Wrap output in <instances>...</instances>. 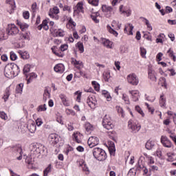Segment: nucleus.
I'll return each mask as SVG.
<instances>
[{"mask_svg": "<svg viewBox=\"0 0 176 176\" xmlns=\"http://www.w3.org/2000/svg\"><path fill=\"white\" fill-rule=\"evenodd\" d=\"M17 24L20 27L21 31H25L28 28V24L17 21Z\"/></svg>", "mask_w": 176, "mask_h": 176, "instance_id": "30", "label": "nucleus"}, {"mask_svg": "<svg viewBox=\"0 0 176 176\" xmlns=\"http://www.w3.org/2000/svg\"><path fill=\"white\" fill-rule=\"evenodd\" d=\"M102 12H112L113 8L111 6H107L105 5L102 6Z\"/></svg>", "mask_w": 176, "mask_h": 176, "instance_id": "43", "label": "nucleus"}, {"mask_svg": "<svg viewBox=\"0 0 176 176\" xmlns=\"http://www.w3.org/2000/svg\"><path fill=\"white\" fill-rule=\"evenodd\" d=\"M36 8H37L36 3H34L32 5V12L33 13V16H35V13L36 12Z\"/></svg>", "mask_w": 176, "mask_h": 176, "instance_id": "57", "label": "nucleus"}, {"mask_svg": "<svg viewBox=\"0 0 176 176\" xmlns=\"http://www.w3.org/2000/svg\"><path fill=\"white\" fill-rule=\"evenodd\" d=\"M148 78H150L153 82H156L157 80V78L156 77V72L152 69H148Z\"/></svg>", "mask_w": 176, "mask_h": 176, "instance_id": "15", "label": "nucleus"}, {"mask_svg": "<svg viewBox=\"0 0 176 176\" xmlns=\"http://www.w3.org/2000/svg\"><path fill=\"white\" fill-rule=\"evenodd\" d=\"M126 79L128 83L132 85V86H138V83H140V79L135 74L128 75Z\"/></svg>", "mask_w": 176, "mask_h": 176, "instance_id": "6", "label": "nucleus"}, {"mask_svg": "<svg viewBox=\"0 0 176 176\" xmlns=\"http://www.w3.org/2000/svg\"><path fill=\"white\" fill-rule=\"evenodd\" d=\"M52 50L53 54H56V56H58V57H64V54H61V52H58L57 51H55L53 48H52Z\"/></svg>", "mask_w": 176, "mask_h": 176, "instance_id": "59", "label": "nucleus"}, {"mask_svg": "<svg viewBox=\"0 0 176 176\" xmlns=\"http://www.w3.org/2000/svg\"><path fill=\"white\" fill-rule=\"evenodd\" d=\"M83 2H78L76 6L74 8V14H79L83 13Z\"/></svg>", "mask_w": 176, "mask_h": 176, "instance_id": "11", "label": "nucleus"}, {"mask_svg": "<svg viewBox=\"0 0 176 176\" xmlns=\"http://www.w3.org/2000/svg\"><path fill=\"white\" fill-rule=\"evenodd\" d=\"M47 109L46 104H41L37 107V112H45Z\"/></svg>", "mask_w": 176, "mask_h": 176, "instance_id": "40", "label": "nucleus"}, {"mask_svg": "<svg viewBox=\"0 0 176 176\" xmlns=\"http://www.w3.org/2000/svg\"><path fill=\"white\" fill-rule=\"evenodd\" d=\"M72 64L74 65H80V67H83V62L80 60H77L76 59L72 58Z\"/></svg>", "mask_w": 176, "mask_h": 176, "instance_id": "35", "label": "nucleus"}, {"mask_svg": "<svg viewBox=\"0 0 176 176\" xmlns=\"http://www.w3.org/2000/svg\"><path fill=\"white\" fill-rule=\"evenodd\" d=\"M23 16L25 19V20H28V19H30V12L28 11L23 12Z\"/></svg>", "mask_w": 176, "mask_h": 176, "instance_id": "62", "label": "nucleus"}, {"mask_svg": "<svg viewBox=\"0 0 176 176\" xmlns=\"http://www.w3.org/2000/svg\"><path fill=\"white\" fill-rule=\"evenodd\" d=\"M6 3H8V5H10L11 10H14V9L16 8V3L14 2V0H7Z\"/></svg>", "mask_w": 176, "mask_h": 176, "instance_id": "31", "label": "nucleus"}, {"mask_svg": "<svg viewBox=\"0 0 176 176\" xmlns=\"http://www.w3.org/2000/svg\"><path fill=\"white\" fill-rule=\"evenodd\" d=\"M43 122L42 121L41 118H37L36 120V124L39 127V126H42Z\"/></svg>", "mask_w": 176, "mask_h": 176, "instance_id": "63", "label": "nucleus"}, {"mask_svg": "<svg viewBox=\"0 0 176 176\" xmlns=\"http://www.w3.org/2000/svg\"><path fill=\"white\" fill-rule=\"evenodd\" d=\"M140 19H143L144 20V23L147 27V30H148V31H152V30H153V28H152V25H151V23H149V20H148L146 18L144 17H140Z\"/></svg>", "mask_w": 176, "mask_h": 176, "instance_id": "36", "label": "nucleus"}, {"mask_svg": "<svg viewBox=\"0 0 176 176\" xmlns=\"http://www.w3.org/2000/svg\"><path fill=\"white\" fill-rule=\"evenodd\" d=\"M102 95L107 98V101H111L112 100V98L111 97V94H109V92L107 91H102Z\"/></svg>", "mask_w": 176, "mask_h": 176, "instance_id": "41", "label": "nucleus"}, {"mask_svg": "<svg viewBox=\"0 0 176 176\" xmlns=\"http://www.w3.org/2000/svg\"><path fill=\"white\" fill-rule=\"evenodd\" d=\"M111 27L114 28V30H120L122 28V23H119L118 21H113L111 23Z\"/></svg>", "mask_w": 176, "mask_h": 176, "instance_id": "23", "label": "nucleus"}, {"mask_svg": "<svg viewBox=\"0 0 176 176\" xmlns=\"http://www.w3.org/2000/svg\"><path fill=\"white\" fill-rule=\"evenodd\" d=\"M135 109L136 112H138V113H140V115H141L142 116V118H144V116H145V114L144 113L142 109H141V107H140V106H136Z\"/></svg>", "mask_w": 176, "mask_h": 176, "instance_id": "47", "label": "nucleus"}, {"mask_svg": "<svg viewBox=\"0 0 176 176\" xmlns=\"http://www.w3.org/2000/svg\"><path fill=\"white\" fill-rule=\"evenodd\" d=\"M76 46V47H78L80 53H83L85 52V47L83 46V43L78 42Z\"/></svg>", "mask_w": 176, "mask_h": 176, "instance_id": "33", "label": "nucleus"}, {"mask_svg": "<svg viewBox=\"0 0 176 176\" xmlns=\"http://www.w3.org/2000/svg\"><path fill=\"white\" fill-rule=\"evenodd\" d=\"M0 118L3 120H8V115L4 111H0Z\"/></svg>", "mask_w": 176, "mask_h": 176, "instance_id": "51", "label": "nucleus"}, {"mask_svg": "<svg viewBox=\"0 0 176 176\" xmlns=\"http://www.w3.org/2000/svg\"><path fill=\"white\" fill-rule=\"evenodd\" d=\"M19 31V28H17L14 24L8 25L6 29L7 35H11V36L17 35Z\"/></svg>", "mask_w": 176, "mask_h": 176, "instance_id": "5", "label": "nucleus"}, {"mask_svg": "<svg viewBox=\"0 0 176 176\" xmlns=\"http://www.w3.org/2000/svg\"><path fill=\"white\" fill-rule=\"evenodd\" d=\"M122 100H124L126 104H130V99L129 98V96L126 94H122Z\"/></svg>", "mask_w": 176, "mask_h": 176, "instance_id": "49", "label": "nucleus"}, {"mask_svg": "<svg viewBox=\"0 0 176 176\" xmlns=\"http://www.w3.org/2000/svg\"><path fill=\"white\" fill-rule=\"evenodd\" d=\"M85 129L87 132V134H90V133L93 131V125H91V124H90L89 122H86L85 124Z\"/></svg>", "mask_w": 176, "mask_h": 176, "instance_id": "27", "label": "nucleus"}, {"mask_svg": "<svg viewBox=\"0 0 176 176\" xmlns=\"http://www.w3.org/2000/svg\"><path fill=\"white\" fill-rule=\"evenodd\" d=\"M120 12H121V13H122L123 14H126V17H129V16L131 14V10H126V9L123 10V5H121L120 6Z\"/></svg>", "mask_w": 176, "mask_h": 176, "instance_id": "24", "label": "nucleus"}, {"mask_svg": "<svg viewBox=\"0 0 176 176\" xmlns=\"http://www.w3.org/2000/svg\"><path fill=\"white\" fill-rule=\"evenodd\" d=\"M67 129L69 130V131H73L74 130V124L72 122H69L67 125Z\"/></svg>", "mask_w": 176, "mask_h": 176, "instance_id": "60", "label": "nucleus"}, {"mask_svg": "<svg viewBox=\"0 0 176 176\" xmlns=\"http://www.w3.org/2000/svg\"><path fill=\"white\" fill-rule=\"evenodd\" d=\"M52 172V164H49L48 166L43 171V175L47 176L49 173Z\"/></svg>", "mask_w": 176, "mask_h": 176, "instance_id": "42", "label": "nucleus"}, {"mask_svg": "<svg viewBox=\"0 0 176 176\" xmlns=\"http://www.w3.org/2000/svg\"><path fill=\"white\" fill-rule=\"evenodd\" d=\"M19 54L21 56L23 60H28L30 58V54L27 51H19Z\"/></svg>", "mask_w": 176, "mask_h": 176, "instance_id": "19", "label": "nucleus"}, {"mask_svg": "<svg viewBox=\"0 0 176 176\" xmlns=\"http://www.w3.org/2000/svg\"><path fill=\"white\" fill-rule=\"evenodd\" d=\"M10 96V90L9 89V88H7L6 89V92L4 94V96H3V98L5 102L8 101Z\"/></svg>", "mask_w": 176, "mask_h": 176, "instance_id": "39", "label": "nucleus"}, {"mask_svg": "<svg viewBox=\"0 0 176 176\" xmlns=\"http://www.w3.org/2000/svg\"><path fill=\"white\" fill-rule=\"evenodd\" d=\"M129 93L131 95L133 101L137 102L140 100V91L138 90L129 91Z\"/></svg>", "mask_w": 176, "mask_h": 176, "instance_id": "12", "label": "nucleus"}, {"mask_svg": "<svg viewBox=\"0 0 176 176\" xmlns=\"http://www.w3.org/2000/svg\"><path fill=\"white\" fill-rule=\"evenodd\" d=\"M25 163H27V164H34V161L30 155L26 157Z\"/></svg>", "mask_w": 176, "mask_h": 176, "instance_id": "48", "label": "nucleus"}, {"mask_svg": "<svg viewBox=\"0 0 176 176\" xmlns=\"http://www.w3.org/2000/svg\"><path fill=\"white\" fill-rule=\"evenodd\" d=\"M30 71H31V66L30 65H25L23 67L24 75H27Z\"/></svg>", "mask_w": 176, "mask_h": 176, "instance_id": "44", "label": "nucleus"}, {"mask_svg": "<svg viewBox=\"0 0 176 176\" xmlns=\"http://www.w3.org/2000/svg\"><path fill=\"white\" fill-rule=\"evenodd\" d=\"M102 124L104 129H106V130H112V129L115 127L113 123H112V120L111 119V117L108 115H105L104 116Z\"/></svg>", "mask_w": 176, "mask_h": 176, "instance_id": "3", "label": "nucleus"}, {"mask_svg": "<svg viewBox=\"0 0 176 176\" xmlns=\"http://www.w3.org/2000/svg\"><path fill=\"white\" fill-rule=\"evenodd\" d=\"M109 78H111V74H109V73L106 72L103 74V78L105 82H108V80H109Z\"/></svg>", "mask_w": 176, "mask_h": 176, "instance_id": "55", "label": "nucleus"}, {"mask_svg": "<svg viewBox=\"0 0 176 176\" xmlns=\"http://www.w3.org/2000/svg\"><path fill=\"white\" fill-rule=\"evenodd\" d=\"M66 113L67 115H72V116H75V115H76V113H75V111L71 109H66Z\"/></svg>", "mask_w": 176, "mask_h": 176, "instance_id": "53", "label": "nucleus"}, {"mask_svg": "<svg viewBox=\"0 0 176 176\" xmlns=\"http://www.w3.org/2000/svg\"><path fill=\"white\" fill-rule=\"evenodd\" d=\"M91 83L96 91H100V84L97 81H92Z\"/></svg>", "mask_w": 176, "mask_h": 176, "instance_id": "45", "label": "nucleus"}, {"mask_svg": "<svg viewBox=\"0 0 176 176\" xmlns=\"http://www.w3.org/2000/svg\"><path fill=\"white\" fill-rule=\"evenodd\" d=\"M160 105L162 108H166V99H164V96H160Z\"/></svg>", "mask_w": 176, "mask_h": 176, "instance_id": "37", "label": "nucleus"}, {"mask_svg": "<svg viewBox=\"0 0 176 176\" xmlns=\"http://www.w3.org/2000/svg\"><path fill=\"white\" fill-rule=\"evenodd\" d=\"M167 156H168V162H173L174 160V157H173L174 156V154L171 153H168Z\"/></svg>", "mask_w": 176, "mask_h": 176, "instance_id": "58", "label": "nucleus"}, {"mask_svg": "<svg viewBox=\"0 0 176 176\" xmlns=\"http://www.w3.org/2000/svg\"><path fill=\"white\" fill-rule=\"evenodd\" d=\"M160 82H162V86H164L166 89L167 88V81L166 80V78L164 77H161L160 78Z\"/></svg>", "mask_w": 176, "mask_h": 176, "instance_id": "56", "label": "nucleus"}, {"mask_svg": "<svg viewBox=\"0 0 176 176\" xmlns=\"http://www.w3.org/2000/svg\"><path fill=\"white\" fill-rule=\"evenodd\" d=\"M44 29L45 31H47L49 30V25H47V21L44 20L40 25L38 26V30L41 31V30Z\"/></svg>", "mask_w": 176, "mask_h": 176, "instance_id": "20", "label": "nucleus"}, {"mask_svg": "<svg viewBox=\"0 0 176 176\" xmlns=\"http://www.w3.org/2000/svg\"><path fill=\"white\" fill-rule=\"evenodd\" d=\"M63 105H65V107H69V103L68 102V100H67V96L65 94H60L59 96Z\"/></svg>", "mask_w": 176, "mask_h": 176, "instance_id": "21", "label": "nucleus"}, {"mask_svg": "<svg viewBox=\"0 0 176 176\" xmlns=\"http://www.w3.org/2000/svg\"><path fill=\"white\" fill-rule=\"evenodd\" d=\"M93 156L98 162H104L107 159V153L101 148L96 147L92 151Z\"/></svg>", "mask_w": 176, "mask_h": 176, "instance_id": "2", "label": "nucleus"}, {"mask_svg": "<svg viewBox=\"0 0 176 176\" xmlns=\"http://www.w3.org/2000/svg\"><path fill=\"white\" fill-rule=\"evenodd\" d=\"M161 143L162 144L163 146L165 148H172L173 143L171 141L167 138V136H162L161 137Z\"/></svg>", "mask_w": 176, "mask_h": 176, "instance_id": "10", "label": "nucleus"}, {"mask_svg": "<svg viewBox=\"0 0 176 176\" xmlns=\"http://www.w3.org/2000/svg\"><path fill=\"white\" fill-rule=\"evenodd\" d=\"M67 49H68V45L67 44H63L60 47V52H65V50H67Z\"/></svg>", "mask_w": 176, "mask_h": 176, "instance_id": "61", "label": "nucleus"}, {"mask_svg": "<svg viewBox=\"0 0 176 176\" xmlns=\"http://www.w3.org/2000/svg\"><path fill=\"white\" fill-rule=\"evenodd\" d=\"M29 76L30 78L28 79V85L31 83L33 79H36L38 78V75L35 73H30Z\"/></svg>", "mask_w": 176, "mask_h": 176, "instance_id": "32", "label": "nucleus"}, {"mask_svg": "<svg viewBox=\"0 0 176 176\" xmlns=\"http://www.w3.org/2000/svg\"><path fill=\"white\" fill-rule=\"evenodd\" d=\"M98 138L96 136H91L88 139L87 144L89 146V148H94V146H96V145H98L99 142Z\"/></svg>", "mask_w": 176, "mask_h": 176, "instance_id": "9", "label": "nucleus"}, {"mask_svg": "<svg viewBox=\"0 0 176 176\" xmlns=\"http://www.w3.org/2000/svg\"><path fill=\"white\" fill-rule=\"evenodd\" d=\"M19 39H25L26 41H28V39H30V36L28 35V33H22L20 34Z\"/></svg>", "mask_w": 176, "mask_h": 176, "instance_id": "46", "label": "nucleus"}, {"mask_svg": "<svg viewBox=\"0 0 176 176\" xmlns=\"http://www.w3.org/2000/svg\"><path fill=\"white\" fill-rule=\"evenodd\" d=\"M54 70L58 74H63L64 71H65V67L63 64L58 63L54 66Z\"/></svg>", "mask_w": 176, "mask_h": 176, "instance_id": "13", "label": "nucleus"}, {"mask_svg": "<svg viewBox=\"0 0 176 176\" xmlns=\"http://www.w3.org/2000/svg\"><path fill=\"white\" fill-rule=\"evenodd\" d=\"M88 3H90V5H93V6H98V2L99 0H87Z\"/></svg>", "mask_w": 176, "mask_h": 176, "instance_id": "52", "label": "nucleus"}, {"mask_svg": "<svg viewBox=\"0 0 176 176\" xmlns=\"http://www.w3.org/2000/svg\"><path fill=\"white\" fill-rule=\"evenodd\" d=\"M87 103L91 109H96V105H97V100H94L93 97L88 98L87 99Z\"/></svg>", "mask_w": 176, "mask_h": 176, "instance_id": "14", "label": "nucleus"}, {"mask_svg": "<svg viewBox=\"0 0 176 176\" xmlns=\"http://www.w3.org/2000/svg\"><path fill=\"white\" fill-rule=\"evenodd\" d=\"M50 31L55 37L65 36V32L63 30V29H56L52 27L51 28Z\"/></svg>", "mask_w": 176, "mask_h": 176, "instance_id": "8", "label": "nucleus"}, {"mask_svg": "<svg viewBox=\"0 0 176 176\" xmlns=\"http://www.w3.org/2000/svg\"><path fill=\"white\" fill-rule=\"evenodd\" d=\"M28 129L30 133H34L36 131V124L34 122H32L28 125Z\"/></svg>", "mask_w": 176, "mask_h": 176, "instance_id": "18", "label": "nucleus"}, {"mask_svg": "<svg viewBox=\"0 0 176 176\" xmlns=\"http://www.w3.org/2000/svg\"><path fill=\"white\" fill-rule=\"evenodd\" d=\"M20 74V67L16 63H8L4 69V75L9 79L16 78Z\"/></svg>", "mask_w": 176, "mask_h": 176, "instance_id": "1", "label": "nucleus"}, {"mask_svg": "<svg viewBox=\"0 0 176 176\" xmlns=\"http://www.w3.org/2000/svg\"><path fill=\"white\" fill-rule=\"evenodd\" d=\"M167 54H168V56L171 58L172 56H174V51L170 48L168 51H167Z\"/></svg>", "mask_w": 176, "mask_h": 176, "instance_id": "64", "label": "nucleus"}, {"mask_svg": "<svg viewBox=\"0 0 176 176\" xmlns=\"http://www.w3.org/2000/svg\"><path fill=\"white\" fill-rule=\"evenodd\" d=\"M8 38V35L5 36V30L0 28V41H5Z\"/></svg>", "mask_w": 176, "mask_h": 176, "instance_id": "38", "label": "nucleus"}, {"mask_svg": "<svg viewBox=\"0 0 176 176\" xmlns=\"http://www.w3.org/2000/svg\"><path fill=\"white\" fill-rule=\"evenodd\" d=\"M101 42L107 49H112V42L109 39L102 38Z\"/></svg>", "mask_w": 176, "mask_h": 176, "instance_id": "17", "label": "nucleus"}, {"mask_svg": "<svg viewBox=\"0 0 176 176\" xmlns=\"http://www.w3.org/2000/svg\"><path fill=\"white\" fill-rule=\"evenodd\" d=\"M49 140L52 144L56 145V144H58V135L56 133H51L49 135Z\"/></svg>", "mask_w": 176, "mask_h": 176, "instance_id": "16", "label": "nucleus"}, {"mask_svg": "<svg viewBox=\"0 0 176 176\" xmlns=\"http://www.w3.org/2000/svg\"><path fill=\"white\" fill-rule=\"evenodd\" d=\"M23 87H24V83L23 82L16 85V90H15L16 93L17 94H22Z\"/></svg>", "mask_w": 176, "mask_h": 176, "instance_id": "25", "label": "nucleus"}, {"mask_svg": "<svg viewBox=\"0 0 176 176\" xmlns=\"http://www.w3.org/2000/svg\"><path fill=\"white\" fill-rule=\"evenodd\" d=\"M47 98H50V92L49 91V88L46 87L44 90L43 101H47Z\"/></svg>", "mask_w": 176, "mask_h": 176, "instance_id": "28", "label": "nucleus"}, {"mask_svg": "<svg viewBox=\"0 0 176 176\" xmlns=\"http://www.w3.org/2000/svg\"><path fill=\"white\" fill-rule=\"evenodd\" d=\"M10 54V59L12 61H16V60H17V55L16 54V53H14V52H11Z\"/></svg>", "mask_w": 176, "mask_h": 176, "instance_id": "50", "label": "nucleus"}, {"mask_svg": "<svg viewBox=\"0 0 176 176\" xmlns=\"http://www.w3.org/2000/svg\"><path fill=\"white\" fill-rule=\"evenodd\" d=\"M143 168H145V166L144 164H142V161L139 160L135 166V171H141V170H143Z\"/></svg>", "mask_w": 176, "mask_h": 176, "instance_id": "29", "label": "nucleus"}, {"mask_svg": "<svg viewBox=\"0 0 176 176\" xmlns=\"http://www.w3.org/2000/svg\"><path fill=\"white\" fill-rule=\"evenodd\" d=\"M58 13H60V9H58V7L55 6L50 10L49 16L54 20H58Z\"/></svg>", "mask_w": 176, "mask_h": 176, "instance_id": "7", "label": "nucleus"}, {"mask_svg": "<svg viewBox=\"0 0 176 176\" xmlns=\"http://www.w3.org/2000/svg\"><path fill=\"white\" fill-rule=\"evenodd\" d=\"M146 149H148V151H151V149H153L155 148V142L152 140H148L146 143Z\"/></svg>", "mask_w": 176, "mask_h": 176, "instance_id": "22", "label": "nucleus"}, {"mask_svg": "<svg viewBox=\"0 0 176 176\" xmlns=\"http://www.w3.org/2000/svg\"><path fill=\"white\" fill-rule=\"evenodd\" d=\"M75 96H77L76 97V101L78 102H80V97H82V93L79 92V91H77L74 93Z\"/></svg>", "mask_w": 176, "mask_h": 176, "instance_id": "54", "label": "nucleus"}, {"mask_svg": "<svg viewBox=\"0 0 176 176\" xmlns=\"http://www.w3.org/2000/svg\"><path fill=\"white\" fill-rule=\"evenodd\" d=\"M107 28L109 32H110V34H112L113 35H114V36H118V32H116L115 30V29L112 28L111 27V25H107Z\"/></svg>", "mask_w": 176, "mask_h": 176, "instance_id": "34", "label": "nucleus"}, {"mask_svg": "<svg viewBox=\"0 0 176 176\" xmlns=\"http://www.w3.org/2000/svg\"><path fill=\"white\" fill-rule=\"evenodd\" d=\"M128 126L132 130V133H138L141 130V124L137 120H130L128 122Z\"/></svg>", "mask_w": 176, "mask_h": 176, "instance_id": "4", "label": "nucleus"}, {"mask_svg": "<svg viewBox=\"0 0 176 176\" xmlns=\"http://www.w3.org/2000/svg\"><path fill=\"white\" fill-rule=\"evenodd\" d=\"M129 28V35H133V30H134V26L131 23H128L125 25L124 29V32H127V28Z\"/></svg>", "mask_w": 176, "mask_h": 176, "instance_id": "26", "label": "nucleus"}]
</instances>
